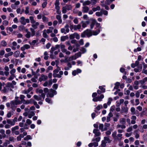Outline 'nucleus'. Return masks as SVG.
<instances>
[{
    "instance_id": "ddd939ff",
    "label": "nucleus",
    "mask_w": 147,
    "mask_h": 147,
    "mask_svg": "<svg viewBox=\"0 0 147 147\" xmlns=\"http://www.w3.org/2000/svg\"><path fill=\"white\" fill-rule=\"evenodd\" d=\"M32 123V121L29 119H28L26 120V122L24 124V129H28L27 126L28 125H30Z\"/></svg>"
},
{
    "instance_id": "f8f14e48",
    "label": "nucleus",
    "mask_w": 147,
    "mask_h": 147,
    "mask_svg": "<svg viewBox=\"0 0 147 147\" xmlns=\"http://www.w3.org/2000/svg\"><path fill=\"white\" fill-rule=\"evenodd\" d=\"M93 133L95 134V137L99 136L101 135V133L99 130L98 129H94Z\"/></svg>"
},
{
    "instance_id": "aec40b11",
    "label": "nucleus",
    "mask_w": 147,
    "mask_h": 147,
    "mask_svg": "<svg viewBox=\"0 0 147 147\" xmlns=\"http://www.w3.org/2000/svg\"><path fill=\"white\" fill-rule=\"evenodd\" d=\"M99 129L101 130L102 131L107 130V128L106 127H105V128H104V125L102 124H99Z\"/></svg>"
},
{
    "instance_id": "5701e85b",
    "label": "nucleus",
    "mask_w": 147,
    "mask_h": 147,
    "mask_svg": "<svg viewBox=\"0 0 147 147\" xmlns=\"http://www.w3.org/2000/svg\"><path fill=\"white\" fill-rule=\"evenodd\" d=\"M119 123L121 124L125 125L126 123L125 119L124 118H121L119 120Z\"/></svg>"
},
{
    "instance_id": "774afa93",
    "label": "nucleus",
    "mask_w": 147,
    "mask_h": 147,
    "mask_svg": "<svg viewBox=\"0 0 147 147\" xmlns=\"http://www.w3.org/2000/svg\"><path fill=\"white\" fill-rule=\"evenodd\" d=\"M3 61L4 62H7L9 61L10 60L8 58H4L3 59Z\"/></svg>"
},
{
    "instance_id": "a211bd4d",
    "label": "nucleus",
    "mask_w": 147,
    "mask_h": 147,
    "mask_svg": "<svg viewBox=\"0 0 147 147\" xmlns=\"http://www.w3.org/2000/svg\"><path fill=\"white\" fill-rule=\"evenodd\" d=\"M131 124H134L136 123V117L134 115L132 116L131 118Z\"/></svg>"
},
{
    "instance_id": "ea45409f",
    "label": "nucleus",
    "mask_w": 147,
    "mask_h": 147,
    "mask_svg": "<svg viewBox=\"0 0 147 147\" xmlns=\"http://www.w3.org/2000/svg\"><path fill=\"white\" fill-rule=\"evenodd\" d=\"M42 20L44 22H47L48 21V18L44 16H42Z\"/></svg>"
},
{
    "instance_id": "49530a36",
    "label": "nucleus",
    "mask_w": 147,
    "mask_h": 147,
    "mask_svg": "<svg viewBox=\"0 0 147 147\" xmlns=\"http://www.w3.org/2000/svg\"><path fill=\"white\" fill-rule=\"evenodd\" d=\"M32 139V138L31 136L29 135H28L24 138V140H26L31 139Z\"/></svg>"
},
{
    "instance_id": "de8ad7c7",
    "label": "nucleus",
    "mask_w": 147,
    "mask_h": 147,
    "mask_svg": "<svg viewBox=\"0 0 147 147\" xmlns=\"http://www.w3.org/2000/svg\"><path fill=\"white\" fill-rule=\"evenodd\" d=\"M16 70L15 69H11L10 71V73L11 75H15V73H16Z\"/></svg>"
},
{
    "instance_id": "bb28decb",
    "label": "nucleus",
    "mask_w": 147,
    "mask_h": 147,
    "mask_svg": "<svg viewBox=\"0 0 147 147\" xmlns=\"http://www.w3.org/2000/svg\"><path fill=\"white\" fill-rule=\"evenodd\" d=\"M115 86L114 87L115 89L118 90V91H120V90L118 89L120 85V83L119 82H117L115 84Z\"/></svg>"
},
{
    "instance_id": "b1692460",
    "label": "nucleus",
    "mask_w": 147,
    "mask_h": 147,
    "mask_svg": "<svg viewBox=\"0 0 147 147\" xmlns=\"http://www.w3.org/2000/svg\"><path fill=\"white\" fill-rule=\"evenodd\" d=\"M56 18L58 20L59 23L60 24L62 23V20L61 18V17L60 15H57L56 16Z\"/></svg>"
},
{
    "instance_id": "20e7f679",
    "label": "nucleus",
    "mask_w": 147,
    "mask_h": 147,
    "mask_svg": "<svg viewBox=\"0 0 147 147\" xmlns=\"http://www.w3.org/2000/svg\"><path fill=\"white\" fill-rule=\"evenodd\" d=\"M122 134H119L117 135V133L116 131L113 132L112 134V136L115 141H118L120 142L122 139Z\"/></svg>"
},
{
    "instance_id": "1a4fd4ad",
    "label": "nucleus",
    "mask_w": 147,
    "mask_h": 147,
    "mask_svg": "<svg viewBox=\"0 0 147 147\" xmlns=\"http://www.w3.org/2000/svg\"><path fill=\"white\" fill-rule=\"evenodd\" d=\"M81 28V25L80 24L77 25H71L70 26V28L71 30L73 29L75 30H79Z\"/></svg>"
},
{
    "instance_id": "8fccbe9b",
    "label": "nucleus",
    "mask_w": 147,
    "mask_h": 147,
    "mask_svg": "<svg viewBox=\"0 0 147 147\" xmlns=\"http://www.w3.org/2000/svg\"><path fill=\"white\" fill-rule=\"evenodd\" d=\"M27 34L25 35V36L27 38H29L31 36V33L30 32L28 31H26Z\"/></svg>"
},
{
    "instance_id": "423d86ee",
    "label": "nucleus",
    "mask_w": 147,
    "mask_h": 147,
    "mask_svg": "<svg viewBox=\"0 0 147 147\" xmlns=\"http://www.w3.org/2000/svg\"><path fill=\"white\" fill-rule=\"evenodd\" d=\"M92 35V31L90 29H87L81 34V36L82 38H84L86 36L87 37H89Z\"/></svg>"
},
{
    "instance_id": "c9c22d12",
    "label": "nucleus",
    "mask_w": 147,
    "mask_h": 147,
    "mask_svg": "<svg viewBox=\"0 0 147 147\" xmlns=\"http://www.w3.org/2000/svg\"><path fill=\"white\" fill-rule=\"evenodd\" d=\"M20 52L18 51H16L14 53V56L16 57H18L20 55Z\"/></svg>"
},
{
    "instance_id": "37998d69",
    "label": "nucleus",
    "mask_w": 147,
    "mask_h": 147,
    "mask_svg": "<svg viewBox=\"0 0 147 147\" xmlns=\"http://www.w3.org/2000/svg\"><path fill=\"white\" fill-rule=\"evenodd\" d=\"M106 143L107 142L104 140H102L101 142V147H105L106 146Z\"/></svg>"
},
{
    "instance_id": "0e129e2a",
    "label": "nucleus",
    "mask_w": 147,
    "mask_h": 147,
    "mask_svg": "<svg viewBox=\"0 0 147 147\" xmlns=\"http://www.w3.org/2000/svg\"><path fill=\"white\" fill-rule=\"evenodd\" d=\"M102 108V106L101 105H98L96 108V109L98 110H99L100 109Z\"/></svg>"
},
{
    "instance_id": "f704fd0d",
    "label": "nucleus",
    "mask_w": 147,
    "mask_h": 147,
    "mask_svg": "<svg viewBox=\"0 0 147 147\" xmlns=\"http://www.w3.org/2000/svg\"><path fill=\"white\" fill-rule=\"evenodd\" d=\"M107 143H110L111 142V140L109 139L108 137H104V140Z\"/></svg>"
},
{
    "instance_id": "3c124183",
    "label": "nucleus",
    "mask_w": 147,
    "mask_h": 147,
    "mask_svg": "<svg viewBox=\"0 0 147 147\" xmlns=\"http://www.w3.org/2000/svg\"><path fill=\"white\" fill-rule=\"evenodd\" d=\"M100 138L99 137L96 138L95 139L93 138L92 140V142H94L96 141V142H98L100 141Z\"/></svg>"
},
{
    "instance_id": "4c0bfd02",
    "label": "nucleus",
    "mask_w": 147,
    "mask_h": 147,
    "mask_svg": "<svg viewBox=\"0 0 147 147\" xmlns=\"http://www.w3.org/2000/svg\"><path fill=\"white\" fill-rule=\"evenodd\" d=\"M65 7L67 10H71L72 8V6L71 5H66Z\"/></svg>"
},
{
    "instance_id": "bf43d9fd",
    "label": "nucleus",
    "mask_w": 147,
    "mask_h": 147,
    "mask_svg": "<svg viewBox=\"0 0 147 147\" xmlns=\"http://www.w3.org/2000/svg\"><path fill=\"white\" fill-rule=\"evenodd\" d=\"M75 38L77 39H79L80 38V36L77 33H75Z\"/></svg>"
},
{
    "instance_id": "cd10ccee",
    "label": "nucleus",
    "mask_w": 147,
    "mask_h": 147,
    "mask_svg": "<svg viewBox=\"0 0 147 147\" xmlns=\"http://www.w3.org/2000/svg\"><path fill=\"white\" fill-rule=\"evenodd\" d=\"M91 2L89 0L86 1L84 2H83L82 5L83 6H86V5H89L90 4Z\"/></svg>"
},
{
    "instance_id": "c756f323",
    "label": "nucleus",
    "mask_w": 147,
    "mask_h": 147,
    "mask_svg": "<svg viewBox=\"0 0 147 147\" xmlns=\"http://www.w3.org/2000/svg\"><path fill=\"white\" fill-rule=\"evenodd\" d=\"M47 33L46 32V30H44L43 31L42 36H43L45 38H47L49 37L48 35L47 34Z\"/></svg>"
},
{
    "instance_id": "6e6d98bb",
    "label": "nucleus",
    "mask_w": 147,
    "mask_h": 147,
    "mask_svg": "<svg viewBox=\"0 0 147 147\" xmlns=\"http://www.w3.org/2000/svg\"><path fill=\"white\" fill-rule=\"evenodd\" d=\"M5 130L3 129H1L0 130V133L3 135V137H6V135L5 133Z\"/></svg>"
},
{
    "instance_id": "5fc2aeb1",
    "label": "nucleus",
    "mask_w": 147,
    "mask_h": 147,
    "mask_svg": "<svg viewBox=\"0 0 147 147\" xmlns=\"http://www.w3.org/2000/svg\"><path fill=\"white\" fill-rule=\"evenodd\" d=\"M9 140L10 142H14V140H15L13 137V136H10L9 137Z\"/></svg>"
},
{
    "instance_id": "4468645a",
    "label": "nucleus",
    "mask_w": 147,
    "mask_h": 147,
    "mask_svg": "<svg viewBox=\"0 0 147 147\" xmlns=\"http://www.w3.org/2000/svg\"><path fill=\"white\" fill-rule=\"evenodd\" d=\"M48 78L47 76H45L44 75L42 74H41V77H40L39 79V80L40 82H41L42 81H45L47 80Z\"/></svg>"
},
{
    "instance_id": "603ef678",
    "label": "nucleus",
    "mask_w": 147,
    "mask_h": 147,
    "mask_svg": "<svg viewBox=\"0 0 147 147\" xmlns=\"http://www.w3.org/2000/svg\"><path fill=\"white\" fill-rule=\"evenodd\" d=\"M65 45L63 44H62L61 43L60 44V47H61V51L62 52H63V50L64 49H66L65 48Z\"/></svg>"
},
{
    "instance_id": "c85d7f7f",
    "label": "nucleus",
    "mask_w": 147,
    "mask_h": 147,
    "mask_svg": "<svg viewBox=\"0 0 147 147\" xmlns=\"http://www.w3.org/2000/svg\"><path fill=\"white\" fill-rule=\"evenodd\" d=\"M96 23V21L95 20H92V22L90 24V27L91 29H92L93 28L94 25Z\"/></svg>"
},
{
    "instance_id": "2f4dec72",
    "label": "nucleus",
    "mask_w": 147,
    "mask_h": 147,
    "mask_svg": "<svg viewBox=\"0 0 147 147\" xmlns=\"http://www.w3.org/2000/svg\"><path fill=\"white\" fill-rule=\"evenodd\" d=\"M13 54V52H10L8 53H6L5 54V57L6 58H7L9 57L12 56Z\"/></svg>"
},
{
    "instance_id": "f3484780",
    "label": "nucleus",
    "mask_w": 147,
    "mask_h": 147,
    "mask_svg": "<svg viewBox=\"0 0 147 147\" xmlns=\"http://www.w3.org/2000/svg\"><path fill=\"white\" fill-rule=\"evenodd\" d=\"M32 87H30L27 90H25L23 91L22 93L24 94H28L33 90Z\"/></svg>"
},
{
    "instance_id": "39448f33",
    "label": "nucleus",
    "mask_w": 147,
    "mask_h": 147,
    "mask_svg": "<svg viewBox=\"0 0 147 147\" xmlns=\"http://www.w3.org/2000/svg\"><path fill=\"white\" fill-rule=\"evenodd\" d=\"M22 103L19 100H14L10 101L11 108L13 111H15L16 108V105Z\"/></svg>"
},
{
    "instance_id": "864d4df0",
    "label": "nucleus",
    "mask_w": 147,
    "mask_h": 147,
    "mask_svg": "<svg viewBox=\"0 0 147 147\" xmlns=\"http://www.w3.org/2000/svg\"><path fill=\"white\" fill-rule=\"evenodd\" d=\"M46 101L49 103H52V102L51 99L49 98H47L45 99Z\"/></svg>"
},
{
    "instance_id": "58836bf2",
    "label": "nucleus",
    "mask_w": 147,
    "mask_h": 147,
    "mask_svg": "<svg viewBox=\"0 0 147 147\" xmlns=\"http://www.w3.org/2000/svg\"><path fill=\"white\" fill-rule=\"evenodd\" d=\"M35 115V113L33 111H31L30 113L28 115V117L29 118H31L32 117L34 116Z\"/></svg>"
},
{
    "instance_id": "9b49d317",
    "label": "nucleus",
    "mask_w": 147,
    "mask_h": 147,
    "mask_svg": "<svg viewBox=\"0 0 147 147\" xmlns=\"http://www.w3.org/2000/svg\"><path fill=\"white\" fill-rule=\"evenodd\" d=\"M43 90L41 89H37L36 90V93L38 92L41 94L40 96H41L42 98H45V93H43Z\"/></svg>"
},
{
    "instance_id": "e433bc0d",
    "label": "nucleus",
    "mask_w": 147,
    "mask_h": 147,
    "mask_svg": "<svg viewBox=\"0 0 147 147\" xmlns=\"http://www.w3.org/2000/svg\"><path fill=\"white\" fill-rule=\"evenodd\" d=\"M16 77V76L15 75H11L8 78V80L9 81H11Z\"/></svg>"
},
{
    "instance_id": "69168bd1",
    "label": "nucleus",
    "mask_w": 147,
    "mask_h": 147,
    "mask_svg": "<svg viewBox=\"0 0 147 147\" xmlns=\"http://www.w3.org/2000/svg\"><path fill=\"white\" fill-rule=\"evenodd\" d=\"M135 108L134 107H132L131 109V111L132 113L133 114H135Z\"/></svg>"
},
{
    "instance_id": "a18cd8bd",
    "label": "nucleus",
    "mask_w": 147,
    "mask_h": 147,
    "mask_svg": "<svg viewBox=\"0 0 147 147\" xmlns=\"http://www.w3.org/2000/svg\"><path fill=\"white\" fill-rule=\"evenodd\" d=\"M1 45L3 47H5L7 45V43L5 41L2 40L1 42Z\"/></svg>"
},
{
    "instance_id": "4be33fe9",
    "label": "nucleus",
    "mask_w": 147,
    "mask_h": 147,
    "mask_svg": "<svg viewBox=\"0 0 147 147\" xmlns=\"http://www.w3.org/2000/svg\"><path fill=\"white\" fill-rule=\"evenodd\" d=\"M128 108L127 107H123L121 108V113H127L128 111Z\"/></svg>"
},
{
    "instance_id": "7ed1b4c3",
    "label": "nucleus",
    "mask_w": 147,
    "mask_h": 147,
    "mask_svg": "<svg viewBox=\"0 0 147 147\" xmlns=\"http://www.w3.org/2000/svg\"><path fill=\"white\" fill-rule=\"evenodd\" d=\"M61 70V68L59 67H57L56 69L53 71V76L54 78H60L63 75V72L62 71H59Z\"/></svg>"
},
{
    "instance_id": "9d476101",
    "label": "nucleus",
    "mask_w": 147,
    "mask_h": 147,
    "mask_svg": "<svg viewBox=\"0 0 147 147\" xmlns=\"http://www.w3.org/2000/svg\"><path fill=\"white\" fill-rule=\"evenodd\" d=\"M33 97L35 99L38 101L41 100L42 101L45 98H42L41 96H40V95L38 96L35 95Z\"/></svg>"
},
{
    "instance_id": "7c9ffc66",
    "label": "nucleus",
    "mask_w": 147,
    "mask_h": 147,
    "mask_svg": "<svg viewBox=\"0 0 147 147\" xmlns=\"http://www.w3.org/2000/svg\"><path fill=\"white\" fill-rule=\"evenodd\" d=\"M117 128H121L122 129L125 128L126 126L124 125L118 124L116 126Z\"/></svg>"
},
{
    "instance_id": "dca6fc26",
    "label": "nucleus",
    "mask_w": 147,
    "mask_h": 147,
    "mask_svg": "<svg viewBox=\"0 0 147 147\" xmlns=\"http://www.w3.org/2000/svg\"><path fill=\"white\" fill-rule=\"evenodd\" d=\"M82 7V11L83 13H87L89 11V8L87 6H84Z\"/></svg>"
},
{
    "instance_id": "f257e3e1",
    "label": "nucleus",
    "mask_w": 147,
    "mask_h": 147,
    "mask_svg": "<svg viewBox=\"0 0 147 147\" xmlns=\"http://www.w3.org/2000/svg\"><path fill=\"white\" fill-rule=\"evenodd\" d=\"M30 22L31 23L32 26L33 28H30V30L31 32V36H33L35 35V32L34 29H36L38 28V26L39 25V23L38 22H36L34 20V17L32 16L29 17Z\"/></svg>"
},
{
    "instance_id": "a878e982",
    "label": "nucleus",
    "mask_w": 147,
    "mask_h": 147,
    "mask_svg": "<svg viewBox=\"0 0 147 147\" xmlns=\"http://www.w3.org/2000/svg\"><path fill=\"white\" fill-rule=\"evenodd\" d=\"M31 99L29 100H24L21 102L22 103V102L24 104H28L31 103Z\"/></svg>"
},
{
    "instance_id": "f03ea898",
    "label": "nucleus",
    "mask_w": 147,
    "mask_h": 147,
    "mask_svg": "<svg viewBox=\"0 0 147 147\" xmlns=\"http://www.w3.org/2000/svg\"><path fill=\"white\" fill-rule=\"evenodd\" d=\"M11 88H13L14 86L12 85L11 83L8 82L5 84V86H3V89L1 90V91L2 93H6L9 91H12Z\"/></svg>"
},
{
    "instance_id": "c03bdc74",
    "label": "nucleus",
    "mask_w": 147,
    "mask_h": 147,
    "mask_svg": "<svg viewBox=\"0 0 147 147\" xmlns=\"http://www.w3.org/2000/svg\"><path fill=\"white\" fill-rule=\"evenodd\" d=\"M138 132V131L137 130H135L134 131V132L136 133L135 137L136 139L140 137L139 134L137 133Z\"/></svg>"
},
{
    "instance_id": "72a5a7b5",
    "label": "nucleus",
    "mask_w": 147,
    "mask_h": 147,
    "mask_svg": "<svg viewBox=\"0 0 147 147\" xmlns=\"http://www.w3.org/2000/svg\"><path fill=\"white\" fill-rule=\"evenodd\" d=\"M104 95L103 94H101L100 96H97L98 100V101H101L102 100V99L104 98Z\"/></svg>"
},
{
    "instance_id": "052dcab7",
    "label": "nucleus",
    "mask_w": 147,
    "mask_h": 147,
    "mask_svg": "<svg viewBox=\"0 0 147 147\" xmlns=\"http://www.w3.org/2000/svg\"><path fill=\"white\" fill-rule=\"evenodd\" d=\"M96 15L98 16H102V11H100V12H97L96 13Z\"/></svg>"
},
{
    "instance_id": "79ce46f5",
    "label": "nucleus",
    "mask_w": 147,
    "mask_h": 147,
    "mask_svg": "<svg viewBox=\"0 0 147 147\" xmlns=\"http://www.w3.org/2000/svg\"><path fill=\"white\" fill-rule=\"evenodd\" d=\"M29 8L27 6L26 7V9L25 11V13L26 14H29V15H31L30 14H29Z\"/></svg>"
},
{
    "instance_id": "6ab92c4d",
    "label": "nucleus",
    "mask_w": 147,
    "mask_h": 147,
    "mask_svg": "<svg viewBox=\"0 0 147 147\" xmlns=\"http://www.w3.org/2000/svg\"><path fill=\"white\" fill-rule=\"evenodd\" d=\"M7 122L8 124L11 126L14 125L15 124V121H14V120L12 121L10 119H7Z\"/></svg>"
},
{
    "instance_id": "13d9d810",
    "label": "nucleus",
    "mask_w": 147,
    "mask_h": 147,
    "mask_svg": "<svg viewBox=\"0 0 147 147\" xmlns=\"http://www.w3.org/2000/svg\"><path fill=\"white\" fill-rule=\"evenodd\" d=\"M9 22L8 21L5 20L3 22V24L5 26H7Z\"/></svg>"
},
{
    "instance_id": "680f3d73",
    "label": "nucleus",
    "mask_w": 147,
    "mask_h": 147,
    "mask_svg": "<svg viewBox=\"0 0 147 147\" xmlns=\"http://www.w3.org/2000/svg\"><path fill=\"white\" fill-rule=\"evenodd\" d=\"M67 9L65 8V6L62 7V12L63 13H65L67 12Z\"/></svg>"
},
{
    "instance_id": "473e14b6",
    "label": "nucleus",
    "mask_w": 147,
    "mask_h": 147,
    "mask_svg": "<svg viewBox=\"0 0 147 147\" xmlns=\"http://www.w3.org/2000/svg\"><path fill=\"white\" fill-rule=\"evenodd\" d=\"M100 9V7L99 6H97L96 7H93L92 8V10L94 12H95L97 10L99 11Z\"/></svg>"
},
{
    "instance_id": "2eb2a0df",
    "label": "nucleus",
    "mask_w": 147,
    "mask_h": 147,
    "mask_svg": "<svg viewBox=\"0 0 147 147\" xmlns=\"http://www.w3.org/2000/svg\"><path fill=\"white\" fill-rule=\"evenodd\" d=\"M82 70L79 69H77L76 70L73 71L72 72V74L74 76H76L77 74L81 72Z\"/></svg>"
},
{
    "instance_id": "393cba45",
    "label": "nucleus",
    "mask_w": 147,
    "mask_h": 147,
    "mask_svg": "<svg viewBox=\"0 0 147 147\" xmlns=\"http://www.w3.org/2000/svg\"><path fill=\"white\" fill-rule=\"evenodd\" d=\"M100 32V30L99 29H96L95 31H92V35H96L99 33Z\"/></svg>"
},
{
    "instance_id": "0eeeda50",
    "label": "nucleus",
    "mask_w": 147,
    "mask_h": 147,
    "mask_svg": "<svg viewBox=\"0 0 147 147\" xmlns=\"http://www.w3.org/2000/svg\"><path fill=\"white\" fill-rule=\"evenodd\" d=\"M57 94L56 91L52 89H51L49 90V92L47 95V97H50L52 98L53 97L54 95H56Z\"/></svg>"
},
{
    "instance_id": "338daca9",
    "label": "nucleus",
    "mask_w": 147,
    "mask_h": 147,
    "mask_svg": "<svg viewBox=\"0 0 147 147\" xmlns=\"http://www.w3.org/2000/svg\"><path fill=\"white\" fill-rule=\"evenodd\" d=\"M80 51L82 52V53H84L86 52V50L84 47H82Z\"/></svg>"
},
{
    "instance_id": "4d7b16f0",
    "label": "nucleus",
    "mask_w": 147,
    "mask_h": 147,
    "mask_svg": "<svg viewBox=\"0 0 147 147\" xmlns=\"http://www.w3.org/2000/svg\"><path fill=\"white\" fill-rule=\"evenodd\" d=\"M99 88L100 89L102 93L104 92L105 91V89L102 86H100L99 87Z\"/></svg>"
},
{
    "instance_id": "412c9836",
    "label": "nucleus",
    "mask_w": 147,
    "mask_h": 147,
    "mask_svg": "<svg viewBox=\"0 0 147 147\" xmlns=\"http://www.w3.org/2000/svg\"><path fill=\"white\" fill-rule=\"evenodd\" d=\"M25 18L24 17H22L20 18V22L21 24L23 25H25L26 23L25 22Z\"/></svg>"
},
{
    "instance_id": "6e6552de",
    "label": "nucleus",
    "mask_w": 147,
    "mask_h": 147,
    "mask_svg": "<svg viewBox=\"0 0 147 147\" xmlns=\"http://www.w3.org/2000/svg\"><path fill=\"white\" fill-rule=\"evenodd\" d=\"M19 129L18 126H16L13 127L11 129V130L12 134H14L16 135H18L20 134V132L19 131L16 130Z\"/></svg>"
},
{
    "instance_id": "09e8293b",
    "label": "nucleus",
    "mask_w": 147,
    "mask_h": 147,
    "mask_svg": "<svg viewBox=\"0 0 147 147\" xmlns=\"http://www.w3.org/2000/svg\"><path fill=\"white\" fill-rule=\"evenodd\" d=\"M76 59L78 58L79 57H81V53L80 52H79L77 53H76L75 55Z\"/></svg>"
},
{
    "instance_id": "e2e57ef3",
    "label": "nucleus",
    "mask_w": 147,
    "mask_h": 147,
    "mask_svg": "<svg viewBox=\"0 0 147 147\" xmlns=\"http://www.w3.org/2000/svg\"><path fill=\"white\" fill-rule=\"evenodd\" d=\"M38 39L33 40L32 42L30 44L31 45H34L37 42H38Z\"/></svg>"
},
{
    "instance_id": "a19ab883",
    "label": "nucleus",
    "mask_w": 147,
    "mask_h": 147,
    "mask_svg": "<svg viewBox=\"0 0 147 147\" xmlns=\"http://www.w3.org/2000/svg\"><path fill=\"white\" fill-rule=\"evenodd\" d=\"M62 52L63 53H65L66 55H69L71 54V52L69 51H67L66 49H64L63 50Z\"/></svg>"
}]
</instances>
